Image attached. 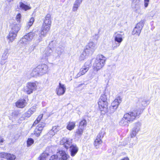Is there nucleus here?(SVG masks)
<instances>
[{
	"mask_svg": "<svg viewBox=\"0 0 160 160\" xmlns=\"http://www.w3.org/2000/svg\"><path fill=\"white\" fill-rule=\"evenodd\" d=\"M51 23V15L50 14H47L44 21L41 32L36 30L30 32L21 39L20 43L26 45L28 42L34 39L36 43H38L42 40V37H45L49 30Z\"/></svg>",
	"mask_w": 160,
	"mask_h": 160,
	"instance_id": "f257e3e1",
	"label": "nucleus"
},
{
	"mask_svg": "<svg viewBox=\"0 0 160 160\" xmlns=\"http://www.w3.org/2000/svg\"><path fill=\"white\" fill-rule=\"evenodd\" d=\"M108 100L106 93L103 92V94L101 95L98 102L99 108L102 114H104L109 112L108 109Z\"/></svg>",
	"mask_w": 160,
	"mask_h": 160,
	"instance_id": "f03ea898",
	"label": "nucleus"
},
{
	"mask_svg": "<svg viewBox=\"0 0 160 160\" xmlns=\"http://www.w3.org/2000/svg\"><path fill=\"white\" fill-rule=\"evenodd\" d=\"M20 25L19 23H14L12 25L11 30L8 36V38L10 41L12 42L15 39L20 29Z\"/></svg>",
	"mask_w": 160,
	"mask_h": 160,
	"instance_id": "7ed1b4c3",
	"label": "nucleus"
},
{
	"mask_svg": "<svg viewBox=\"0 0 160 160\" xmlns=\"http://www.w3.org/2000/svg\"><path fill=\"white\" fill-rule=\"evenodd\" d=\"M141 113V110L135 109L125 114L124 118L127 119L129 122H132L137 117L138 118L139 115Z\"/></svg>",
	"mask_w": 160,
	"mask_h": 160,
	"instance_id": "20e7f679",
	"label": "nucleus"
},
{
	"mask_svg": "<svg viewBox=\"0 0 160 160\" xmlns=\"http://www.w3.org/2000/svg\"><path fill=\"white\" fill-rule=\"evenodd\" d=\"M106 58L102 55L97 56L96 59L94 64L95 67L96 68L97 70L101 68L104 65Z\"/></svg>",
	"mask_w": 160,
	"mask_h": 160,
	"instance_id": "39448f33",
	"label": "nucleus"
},
{
	"mask_svg": "<svg viewBox=\"0 0 160 160\" xmlns=\"http://www.w3.org/2000/svg\"><path fill=\"white\" fill-rule=\"evenodd\" d=\"M123 34H122L117 32H115L113 36L115 42L112 44V46L114 49L119 47L121 43L123 41Z\"/></svg>",
	"mask_w": 160,
	"mask_h": 160,
	"instance_id": "423d86ee",
	"label": "nucleus"
},
{
	"mask_svg": "<svg viewBox=\"0 0 160 160\" xmlns=\"http://www.w3.org/2000/svg\"><path fill=\"white\" fill-rule=\"evenodd\" d=\"M37 88L36 82H29L27 83L26 86L24 88V91L27 94H30L36 90Z\"/></svg>",
	"mask_w": 160,
	"mask_h": 160,
	"instance_id": "0eeeda50",
	"label": "nucleus"
},
{
	"mask_svg": "<svg viewBox=\"0 0 160 160\" xmlns=\"http://www.w3.org/2000/svg\"><path fill=\"white\" fill-rule=\"evenodd\" d=\"M145 20H141V21L136 25L132 31V34H137L139 36L141 31L144 26Z\"/></svg>",
	"mask_w": 160,
	"mask_h": 160,
	"instance_id": "6e6552de",
	"label": "nucleus"
},
{
	"mask_svg": "<svg viewBox=\"0 0 160 160\" xmlns=\"http://www.w3.org/2000/svg\"><path fill=\"white\" fill-rule=\"evenodd\" d=\"M105 134V131L104 129H102L97 135L96 138L94 141V145L96 148H98V147L99 145L102 143V139L103 137Z\"/></svg>",
	"mask_w": 160,
	"mask_h": 160,
	"instance_id": "1a4fd4ad",
	"label": "nucleus"
},
{
	"mask_svg": "<svg viewBox=\"0 0 160 160\" xmlns=\"http://www.w3.org/2000/svg\"><path fill=\"white\" fill-rule=\"evenodd\" d=\"M96 49L95 44L93 42H90L86 47L84 50L88 55L92 54Z\"/></svg>",
	"mask_w": 160,
	"mask_h": 160,
	"instance_id": "9d476101",
	"label": "nucleus"
},
{
	"mask_svg": "<svg viewBox=\"0 0 160 160\" xmlns=\"http://www.w3.org/2000/svg\"><path fill=\"white\" fill-rule=\"evenodd\" d=\"M72 139L66 138H63L60 142V144L63 145V147L66 149L70 147L72 144Z\"/></svg>",
	"mask_w": 160,
	"mask_h": 160,
	"instance_id": "9b49d317",
	"label": "nucleus"
},
{
	"mask_svg": "<svg viewBox=\"0 0 160 160\" xmlns=\"http://www.w3.org/2000/svg\"><path fill=\"white\" fill-rule=\"evenodd\" d=\"M36 68L37 69H38L39 72L41 76L46 74L48 71V67L46 64H43L39 65Z\"/></svg>",
	"mask_w": 160,
	"mask_h": 160,
	"instance_id": "f8f14e48",
	"label": "nucleus"
},
{
	"mask_svg": "<svg viewBox=\"0 0 160 160\" xmlns=\"http://www.w3.org/2000/svg\"><path fill=\"white\" fill-rule=\"evenodd\" d=\"M141 123L140 122H138L134 124V127L132 129L131 135V137H135L137 134L140 129Z\"/></svg>",
	"mask_w": 160,
	"mask_h": 160,
	"instance_id": "ddd939ff",
	"label": "nucleus"
},
{
	"mask_svg": "<svg viewBox=\"0 0 160 160\" xmlns=\"http://www.w3.org/2000/svg\"><path fill=\"white\" fill-rule=\"evenodd\" d=\"M66 90V88L64 84H62L60 82L59 83V85L56 89V92L58 96L63 95L65 93Z\"/></svg>",
	"mask_w": 160,
	"mask_h": 160,
	"instance_id": "4468645a",
	"label": "nucleus"
},
{
	"mask_svg": "<svg viewBox=\"0 0 160 160\" xmlns=\"http://www.w3.org/2000/svg\"><path fill=\"white\" fill-rule=\"evenodd\" d=\"M53 52L51 49L49 47L46 48L43 52L42 58L44 59H48V58H51L53 59L54 58L52 56Z\"/></svg>",
	"mask_w": 160,
	"mask_h": 160,
	"instance_id": "2eb2a0df",
	"label": "nucleus"
},
{
	"mask_svg": "<svg viewBox=\"0 0 160 160\" xmlns=\"http://www.w3.org/2000/svg\"><path fill=\"white\" fill-rule=\"evenodd\" d=\"M63 51V47L62 46L60 45L56 48L55 51H53V55L52 56L54 58L56 59L58 57H60Z\"/></svg>",
	"mask_w": 160,
	"mask_h": 160,
	"instance_id": "dca6fc26",
	"label": "nucleus"
},
{
	"mask_svg": "<svg viewBox=\"0 0 160 160\" xmlns=\"http://www.w3.org/2000/svg\"><path fill=\"white\" fill-rule=\"evenodd\" d=\"M92 66L90 61H88L80 69V71L83 75L84 74L89 70Z\"/></svg>",
	"mask_w": 160,
	"mask_h": 160,
	"instance_id": "f3484780",
	"label": "nucleus"
},
{
	"mask_svg": "<svg viewBox=\"0 0 160 160\" xmlns=\"http://www.w3.org/2000/svg\"><path fill=\"white\" fill-rule=\"evenodd\" d=\"M139 102L140 104L139 108L137 109L141 110V112L142 113V110L144 109V107L149 104V100H147L144 98H141L139 99Z\"/></svg>",
	"mask_w": 160,
	"mask_h": 160,
	"instance_id": "a211bd4d",
	"label": "nucleus"
},
{
	"mask_svg": "<svg viewBox=\"0 0 160 160\" xmlns=\"http://www.w3.org/2000/svg\"><path fill=\"white\" fill-rule=\"evenodd\" d=\"M120 102L118 99H115L112 103L110 107V112L112 113L118 108Z\"/></svg>",
	"mask_w": 160,
	"mask_h": 160,
	"instance_id": "6ab92c4d",
	"label": "nucleus"
},
{
	"mask_svg": "<svg viewBox=\"0 0 160 160\" xmlns=\"http://www.w3.org/2000/svg\"><path fill=\"white\" fill-rule=\"evenodd\" d=\"M36 107L33 106L29 109L28 111L25 113L22 116L24 119L29 117L31 115L36 111Z\"/></svg>",
	"mask_w": 160,
	"mask_h": 160,
	"instance_id": "aec40b11",
	"label": "nucleus"
},
{
	"mask_svg": "<svg viewBox=\"0 0 160 160\" xmlns=\"http://www.w3.org/2000/svg\"><path fill=\"white\" fill-rule=\"evenodd\" d=\"M57 154L60 160H67L69 157L64 151H60Z\"/></svg>",
	"mask_w": 160,
	"mask_h": 160,
	"instance_id": "412c9836",
	"label": "nucleus"
},
{
	"mask_svg": "<svg viewBox=\"0 0 160 160\" xmlns=\"http://www.w3.org/2000/svg\"><path fill=\"white\" fill-rule=\"evenodd\" d=\"M132 8L135 9L136 12H138L140 9V3L139 0H134L132 3Z\"/></svg>",
	"mask_w": 160,
	"mask_h": 160,
	"instance_id": "4be33fe9",
	"label": "nucleus"
},
{
	"mask_svg": "<svg viewBox=\"0 0 160 160\" xmlns=\"http://www.w3.org/2000/svg\"><path fill=\"white\" fill-rule=\"evenodd\" d=\"M26 101L24 99L19 100L16 103V106L18 108H23L26 105Z\"/></svg>",
	"mask_w": 160,
	"mask_h": 160,
	"instance_id": "5701e85b",
	"label": "nucleus"
},
{
	"mask_svg": "<svg viewBox=\"0 0 160 160\" xmlns=\"http://www.w3.org/2000/svg\"><path fill=\"white\" fill-rule=\"evenodd\" d=\"M69 148L71 156L72 157L74 156L78 152V148L76 145L73 144Z\"/></svg>",
	"mask_w": 160,
	"mask_h": 160,
	"instance_id": "b1692460",
	"label": "nucleus"
},
{
	"mask_svg": "<svg viewBox=\"0 0 160 160\" xmlns=\"http://www.w3.org/2000/svg\"><path fill=\"white\" fill-rule=\"evenodd\" d=\"M83 0H76L74 3L72 8V11L75 12L77 11L78 7L80 6Z\"/></svg>",
	"mask_w": 160,
	"mask_h": 160,
	"instance_id": "393cba45",
	"label": "nucleus"
},
{
	"mask_svg": "<svg viewBox=\"0 0 160 160\" xmlns=\"http://www.w3.org/2000/svg\"><path fill=\"white\" fill-rule=\"evenodd\" d=\"M10 50L9 48H5L4 49L2 55V60H5L7 59L8 56L9 54Z\"/></svg>",
	"mask_w": 160,
	"mask_h": 160,
	"instance_id": "a878e982",
	"label": "nucleus"
},
{
	"mask_svg": "<svg viewBox=\"0 0 160 160\" xmlns=\"http://www.w3.org/2000/svg\"><path fill=\"white\" fill-rule=\"evenodd\" d=\"M128 122H129V121L128 120V119H127L124 118V115L122 119L120 121L119 124L120 125L122 126H128Z\"/></svg>",
	"mask_w": 160,
	"mask_h": 160,
	"instance_id": "bb28decb",
	"label": "nucleus"
},
{
	"mask_svg": "<svg viewBox=\"0 0 160 160\" xmlns=\"http://www.w3.org/2000/svg\"><path fill=\"white\" fill-rule=\"evenodd\" d=\"M31 75L32 76L34 77L40 75V73L38 69H37L36 67L33 69Z\"/></svg>",
	"mask_w": 160,
	"mask_h": 160,
	"instance_id": "cd10ccee",
	"label": "nucleus"
},
{
	"mask_svg": "<svg viewBox=\"0 0 160 160\" xmlns=\"http://www.w3.org/2000/svg\"><path fill=\"white\" fill-rule=\"evenodd\" d=\"M34 19L33 18H31L29 20V22L27 23L26 28V29H29V28L33 24L34 22Z\"/></svg>",
	"mask_w": 160,
	"mask_h": 160,
	"instance_id": "c85d7f7f",
	"label": "nucleus"
},
{
	"mask_svg": "<svg viewBox=\"0 0 160 160\" xmlns=\"http://www.w3.org/2000/svg\"><path fill=\"white\" fill-rule=\"evenodd\" d=\"M20 7V8L25 11H27V10L29 9L30 8L28 5H25L24 3L22 2H19Z\"/></svg>",
	"mask_w": 160,
	"mask_h": 160,
	"instance_id": "c756f323",
	"label": "nucleus"
},
{
	"mask_svg": "<svg viewBox=\"0 0 160 160\" xmlns=\"http://www.w3.org/2000/svg\"><path fill=\"white\" fill-rule=\"evenodd\" d=\"M75 124V123L74 122H70L67 125V128L68 130H71L74 128Z\"/></svg>",
	"mask_w": 160,
	"mask_h": 160,
	"instance_id": "7c9ffc66",
	"label": "nucleus"
},
{
	"mask_svg": "<svg viewBox=\"0 0 160 160\" xmlns=\"http://www.w3.org/2000/svg\"><path fill=\"white\" fill-rule=\"evenodd\" d=\"M88 55H89L87 54V53L84 50L80 55L79 57V60L80 61L84 60L86 58V56Z\"/></svg>",
	"mask_w": 160,
	"mask_h": 160,
	"instance_id": "2f4dec72",
	"label": "nucleus"
},
{
	"mask_svg": "<svg viewBox=\"0 0 160 160\" xmlns=\"http://www.w3.org/2000/svg\"><path fill=\"white\" fill-rule=\"evenodd\" d=\"M87 122L86 121L83 119L79 123V128H82L84 129V128L86 126Z\"/></svg>",
	"mask_w": 160,
	"mask_h": 160,
	"instance_id": "473e14b6",
	"label": "nucleus"
},
{
	"mask_svg": "<svg viewBox=\"0 0 160 160\" xmlns=\"http://www.w3.org/2000/svg\"><path fill=\"white\" fill-rule=\"evenodd\" d=\"M16 158L15 155L10 153H8L6 158L8 160H14Z\"/></svg>",
	"mask_w": 160,
	"mask_h": 160,
	"instance_id": "72a5a7b5",
	"label": "nucleus"
},
{
	"mask_svg": "<svg viewBox=\"0 0 160 160\" xmlns=\"http://www.w3.org/2000/svg\"><path fill=\"white\" fill-rule=\"evenodd\" d=\"M42 131V130H40V129H38L37 128H36L34 131V134L36 136L38 137L39 136Z\"/></svg>",
	"mask_w": 160,
	"mask_h": 160,
	"instance_id": "f704fd0d",
	"label": "nucleus"
},
{
	"mask_svg": "<svg viewBox=\"0 0 160 160\" xmlns=\"http://www.w3.org/2000/svg\"><path fill=\"white\" fill-rule=\"evenodd\" d=\"M34 140L32 138H29L27 141V146L28 147L30 146L34 143Z\"/></svg>",
	"mask_w": 160,
	"mask_h": 160,
	"instance_id": "c9c22d12",
	"label": "nucleus"
},
{
	"mask_svg": "<svg viewBox=\"0 0 160 160\" xmlns=\"http://www.w3.org/2000/svg\"><path fill=\"white\" fill-rule=\"evenodd\" d=\"M83 129L82 128L79 127V128L76 132V134L79 136L81 135L83 133Z\"/></svg>",
	"mask_w": 160,
	"mask_h": 160,
	"instance_id": "e433bc0d",
	"label": "nucleus"
},
{
	"mask_svg": "<svg viewBox=\"0 0 160 160\" xmlns=\"http://www.w3.org/2000/svg\"><path fill=\"white\" fill-rule=\"evenodd\" d=\"M45 124L43 122H40L38 125L37 128H38V129H40L41 130H42V128L45 126Z\"/></svg>",
	"mask_w": 160,
	"mask_h": 160,
	"instance_id": "4c0bfd02",
	"label": "nucleus"
},
{
	"mask_svg": "<svg viewBox=\"0 0 160 160\" xmlns=\"http://www.w3.org/2000/svg\"><path fill=\"white\" fill-rule=\"evenodd\" d=\"M8 153L5 152H1L0 153V157L1 158H7Z\"/></svg>",
	"mask_w": 160,
	"mask_h": 160,
	"instance_id": "58836bf2",
	"label": "nucleus"
},
{
	"mask_svg": "<svg viewBox=\"0 0 160 160\" xmlns=\"http://www.w3.org/2000/svg\"><path fill=\"white\" fill-rule=\"evenodd\" d=\"M134 142L133 143L131 142L129 144V148H132L133 147V146L135 145L137 142V138H135V140H134Z\"/></svg>",
	"mask_w": 160,
	"mask_h": 160,
	"instance_id": "ea45409f",
	"label": "nucleus"
},
{
	"mask_svg": "<svg viewBox=\"0 0 160 160\" xmlns=\"http://www.w3.org/2000/svg\"><path fill=\"white\" fill-rule=\"evenodd\" d=\"M21 18V15L20 13L18 14L16 16V20L19 23L20 21V19Z\"/></svg>",
	"mask_w": 160,
	"mask_h": 160,
	"instance_id": "a19ab883",
	"label": "nucleus"
},
{
	"mask_svg": "<svg viewBox=\"0 0 160 160\" xmlns=\"http://www.w3.org/2000/svg\"><path fill=\"white\" fill-rule=\"evenodd\" d=\"M19 114V112H18L14 111L12 112V116L14 117H17L18 115Z\"/></svg>",
	"mask_w": 160,
	"mask_h": 160,
	"instance_id": "79ce46f5",
	"label": "nucleus"
},
{
	"mask_svg": "<svg viewBox=\"0 0 160 160\" xmlns=\"http://www.w3.org/2000/svg\"><path fill=\"white\" fill-rule=\"evenodd\" d=\"M149 2V0H144V6L145 8L148 7Z\"/></svg>",
	"mask_w": 160,
	"mask_h": 160,
	"instance_id": "37998d69",
	"label": "nucleus"
},
{
	"mask_svg": "<svg viewBox=\"0 0 160 160\" xmlns=\"http://www.w3.org/2000/svg\"><path fill=\"white\" fill-rule=\"evenodd\" d=\"M49 154L48 153L46 152H43V153L41 156L42 157L46 159V158L49 156Z\"/></svg>",
	"mask_w": 160,
	"mask_h": 160,
	"instance_id": "c03bdc74",
	"label": "nucleus"
},
{
	"mask_svg": "<svg viewBox=\"0 0 160 160\" xmlns=\"http://www.w3.org/2000/svg\"><path fill=\"white\" fill-rule=\"evenodd\" d=\"M83 74H82L81 72L80 71L79 72L77 75L74 78H77L80 77V76L83 75Z\"/></svg>",
	"mask_w": 160,
	"mask_h": 160,
	"instance_id": "a18cd8bd",
	"label": "nucleus"
},
{
	"mask_svg": "<svg viewBox=\"0 0 160 160\" xmlns=\"http://www.w3.org/2000/svg\"><path fill=\"white\" fill-rule=\"evenodd\" d=\"M52 130L54 132H56L58 131V129H57V127L56 126H54L53 127Z\"/></svg>",
	"mask_w": 160,
	"mask_h": 160,
	"instance_id": "49530a36",
	"label": "nucleus"
},
{
	"mask_svg": "<svg viewBox=\"0 0 160 160\" xmlns=\"http://www.w3.org/2000/svg\"><path fill=\"white\" fill-rule=\"evenodd\" d=\"M43 117V114H41L39 115V116L37 118V120L39 122L40 121L41 119Z\"/></svg>",
	"mask_w": 160,
	"mask_h": 160,
	"instance_id": "de8ad7c7",
	"label": "nucleus"
},
{
	"mask_svg": "<svg viewBox=\"0 0 160 160\" xmlns=\"http://www.w3.org/2000/svg\"><path fill=\"white\" fill-rule=\"evenodd\" d=\"M39 121H38L36 119V120L34 121L32 126H35V125H37V124H38V123H39Z\"/></svg>",
	"mask_w": 160,
	"mask_h": 160,
	"instance_id": "09e8293b",
	"label": "nucleus"
},
{
	"mask_svg": "<svg viewBox=\"0 0 160 160\" xmlns=\"http://www.w3.org/2000/svg\"><path fill=\"white\" fill-rule=\"evenodd\" d=\"M99 37V35L98 34H95V35L94 38L96 40H97Z\"/></svg>",
	"mask_w": 160,
	"mask_h": 160,
	"instance_id": "8fccbe9b",
	"label": "nucleus"
},
{
	"mask_svg": "<svg viewBox=\"0 0 160 160\" xmlns=\"http://www.w3.org/2000/svg\"><path fill=\"white\" fill-rule=\"evenodd\" d=\"M121 160H129V158L128 157H125Z\"/></svg>",
	"mask_w": 160,
	"mask_h": 160,
	"instance_id": "3c124183",
	"label": "nucleus"
},
{
	"mask_svg": "<svg viewBox=\"0 0 160 160\" xmlns=\"http://www.w3.org/2000/svg\"><path fill=\"white\" fill-rule=\"evenodd\" d=\"M83 85H85V84L84 83H81V84H79L78 85V87H81V86Z\"/></svg>",
	"mask_w": 160,
	"mask_h": 160,
	"instance_id": "603ef678",
	"label": "nucleus"
},
{
	"mask_svg": "<svg viewBox=\"0 0 160 160\" xmlns=\"http://www.w3.org/2000/svg\"><path fill=\"white\" fill-rule=\"evenodd\" d=\"M39 158H40V160H45V158H44L42 157L41 156H40Z\"/></svg>",
	"mask_w": 160,
	"mask_h": 160,
	"instance_id": "864d4df0",
	"label": "nucleus"
},
{
	"mask_svg": "<svg viewBox=\"0 0 160 160\" xmlns=\"http://www.w3.org/2000/svg\"><path fill=\"white\" fill-rule=\"evenodd\" d=\"M133 137H132V138L131 137V138H132L130 139V142H131V143L133 142L134 141V140H135V139H133L132 138Z\"/></svg>",
	"mask_w": 160,
	"mask_h": 160,
	"instance_id": "5fc2aeb1",
	"label": "nucleus"
},
{
	"mask_svg": "<svg viewBox=\"0 0 160 160\" xmlns=\"http://www.w3.org/2000/svg\"><path fill=\"white\" fill-rule=\"evenodd\" d=\"M3 142V138H1L0 141V142Z\"/></svg>",
	"mask_w": 160,
	"mask_h": 160,
	"instance_id": "6e6d98bb",
	"label": "nucleus"
},
{
	"mask_svg": "<svg viewBox=\"0 0 160 160\" xmlns=\"http://www.w3.org/2000/svg\"><path fill=\"white\" fill-rule=\"evenodd\" d=\"M13 0H8V2H10L12 1H13Z\"/></svg>",
	"mask_w": 160,
	"mask_h": 160,
	"instance_id": "4d7b16f0",
	"label": "nucleus"
},
{
	"mask_svg": "<svg viewBox=\"0 0 160 160\" xmlns=\"http://www.w3.org/2000/svg\"><path fill=\"white\" fill-rule=\"evenodd\" d=\"M1 63V64L2 65H3V64H4V63H3V62H2V61H1V63Z\"/></svg>",
	"mask_w": 160,
	"mask_h": 160,
	"instance_id": "13d9d810",
	"label": "nucleus"
}]
</instances>
